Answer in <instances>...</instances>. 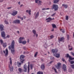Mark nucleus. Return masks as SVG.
<instances>
[{
  "label": "nucleus",
  "mask_w": 74,
  "mask_h": 74,
  "mask_svg": "<svg viewBox=\"0 0 74 74\" xmlns=\"http://www.w3.org/2000/svg\"><path fill=\"white\" fill-rule=\"evenodd\" d=\"M69 62L71 63V64H73L74 63V61H70V60H69Z\"/></svg>",
  "instance_id": "31"
},
{
  "label": "nucleus",
  "mask_w": 74,
  "mask_h": 74,
  "mask_svg": "<svg viewBox=\"0 0 74 74\" xmlns=\"http://www.w3.org/2000/svg\"><path fill=\"white\" fill-rule=\"evenodd\" d=\"M23 54H27V52L25 51H24L23 53Z\"/></svg>",
  "instance_id": "47"
},
{
  "label": "nucleus",
  "mask_w": 74,
  "mask_h": 74,
  "mask_svg": "<svg viewBox=\"0 0 74 74\" xmlns=\"http://www.w3.org/2000/svg\"><path fill=\"white\" fill-rule=\"evenodd\" d=\"M54 3L56 4L59 1V0H53Z\"/></svg>",
  "instance_id": "24"
},
{
  "label": "nucleus",
  "mask_w": 74,
  "mask_h": 74,
  "mask_svg": "<svg viewBox=\"0 0 74 74\" xmlns=\"http://www.w3.org/2000/svg\"><path fill=\"white\" fill-rule=\"evenodd\" d=\"M58 8H59L58 5L53 4L52 6V8H51V9L52 10L54 9V11H56L58 10Z\"/></svg>",
  "instance_id": "4"
},
{
  "label": "nucleus",
  "mask_w": 74,
  "mask_h": 74,
  "mask_svg": "<svg viewBox=\"0 0 74 74\" xmlns=\"http://www.w3.org/2000/svg\"><path fill=\"white\" fill-rule=\"evenodd\" d=\"M15 45V41L13 40L12 42L11 45L9 47V49H11L12 52H14V46Z\"/></svg>",
  "instance_id": "2"
},
{
  "label": "nucleus",
  "mask_w": 74,
  "mask_h": 74,
  "mask_svg": "<svg viewBox=\"0 0 74 74\" xmlns=\"http://www.w3.org/2000/svg\"><path fill=\"white\" fill-rule=\"evenodd\" d=\"M20 19H21V20H23V17H22V18H21H21H20Z\"/></svg>",
  "instance_id": "63"
},
{
  "label": "nucleus",
  "mask_w": 74,
  "mask_h": 74,
  "mask_svg": "<svg viewBox=\"0 0 74 74\" xmlns=\"http://www.w3.org/2000/svg\"><path fill=\"white\" fill-rule=\"evenodd\" d=\"M23 49H24V50H25L26 49V47H24L23 48Z\"/></svg>",
  "instance_id": "55"
},
{
  "label": "nucleus",
  "mask_w": 74,
  "mask_h": 74,
  "mask_svg": "<svg viewBox=\"0 0 74 74\" xmlns=\"http://www.w3.org/2000/svg\"><path fill=\"white\" fill-rule=\"evenodd\" d=\"M37 54H38V52H36L34 55V57H36L37 55Z\"/></svg>",
  "instance_id": "34"
},
{
  "label": "nucleus",
  "mask_w": 74,
  "mask_h": 74,
  "mask_svg": "<svg viewBox=\"0 0 74 74\" xmlns=\"http://www.w3.org/2000/svg\"><path fill=\"white\" fill-rule=\"evenodd\" d=\"M52 26L53 28H56V26L54 24H52Z\"/></svg>",
  "instance_id": "25"
},
{
  "label": "nucleus",
  "mask_w": 74,
  "mask_h": 74,
  "mask_svg": "<svg viewBox=\"0 0 74 74\" xmlns=\"http://www.w3.org/2000/svg\"><path fill=\"white\" fill-rule=\"evenodd\" d=\"M54 19H55L54 18H52L50 17H49L48 18H46V21H47V20H50V21H52V20Z\"/></svg>",
  "instance_id": "21"
},
{
  "label": "nucleus",
  "mask_w": 74,
  "mask_h": 74,
  "mask_svg": "<svg viewBox=\"0 0 74 74\" xmlns=\"http://www.w3.org/2000/svg\"><path fill=\"white\" fill-rule=\"evenodd\" d=\"M33 65L32 64H31L30 65V68L31 69H33Z\"/></svg>",
  "instance_id": "36"
},
{
  "label": "nucleus",
  "mask_w": 74,
  "mask_h": 74,
  "mask_svg": "<svg viewBox=\"0 0 74 74\" xmlns=\"http://www.w3.org/2000/svg\"><path fill=\"white\" fill-rule=\"evenodd\" d=\"M54 71H55V73H57V71H56V69L55 68H54Z\"/></svg>",
  "instance_id": "43"
},
{
  "label": "nucleus",
  "mask_w": 74,
  "mask_h": 74,
  "mask_svg": "<svg viewBox=\"0 0 74 74\" xmlns=\"http://www.w3.org/2000/svg\"><path fill=\"white\" fill-rule=\"evenodd\" d=\"M24 69L25 70H24V72H26L27 71V65L26 64L24 66Z\"/></svg>",
  "instance_id": "15"
},
{
  "label": "nucleus",
  "mask_w": 74,
  "mask_h": 74,
  "mask_svg": "<svg viewBox=\"0 0 74 74\" xmlns=\"http://www.w3.org/2000/svg\"><path fill=\"white\" fill-rule=\"evenodd\" d=\"M37 74H43L42 71H39L37 73Z\"/></svg>",
  "instance_id": "28"
},
{
  "label": "nucleus",
  "mask_w": 74,
  "mask_h": 74,
  "mask_svg": "<svg viewBox=\"0 0 74 74\" xmlns=\"http://www.w3.org/2000/svg\"><path fill=\"white\" fill-rule=\"evenodd\" d=\"M18 4H19V5H20L21 4V2H20V1L18 2Z\"/></svg>",
  "instance_id": "58"
},
{
  "label": "nucleus",
  "mask_w": 74,
  "mask_h": 74,
  "mask_svg": "<svg viewBox=\"0 0 74 74\" xmlns=\"http://www.w3.org/2000/svg\"><path fill=\"white\" fill-rule=\"evenodd\" d=\"M71 53L72 55L74 56V53L73 52H71Z\"/></svg>",
  "instance_id": "37"
},
{
  "label": "nucleus",
  "mask_w": 74,
  "mask_h": 74,
  "mask_svg": "<svg viewBox=\"0 0 74 74\" xmlns=\"http://www.w3.org/2000/svg\"><path fill=\"white\" fill-rule=\"evenodd\" d=\"M70 45H68V48L69 49V51H71L72 49H73V48L71 47V48L70 49Z\"/></svg>",
  "instance_id": "30"
},
{
  "label": "nucleus",
  "mask_w": 74,
  "mask_h": 74,
  "mask_svg": "<svg viewBox=\"0 0 74 74\" xmlns=\"http://www.w3.org/2000/svg\"><path fill=\"white\" fill-rule=\"evenodd\" d=\"M13 23H20V20H16L15 21H14L13 22Z\"/></svg>",
  "instance_id": "13"
},
{
  "label": "nucleus",
  "mask_w": 74,
  "mask_h": 74,
  "mask_svg": "<svg viewBox=\"0 0 74 74\" xmlns=\"http://www.w3.org/2000/svg\"><path fill=\"white\" fill-rule=\"evenodd\" d=\"M62 61H63V62H64L65 60H64V58H62Z\"/></svg>",
  "instance_id": "46"
},
{
  "label": "nucleus",
  "mask_w": 74,
  "mask_h": 74,
  "mask_svg": "<svg viewBox=\"0 0 74 74\" xmlns=\"http://www.w3.org/2000/svg\"><path fill=\"white\" fill-rule=\"evenodd\" d=\"M39 1V0H35V1L36 3H38V1Z\"/></svg>",
  "instance_id": "41"
},
{
  "label": "nucleus",
  "mask_w": 74,
  "mask_h": 74,
  "mask_svg": "<svg viewBox=\"0 0 74 74\" xmlns=\"http://www.w3.org/2000/svg\"><path fill=\"white\" fill-rule=\"evenodd\" d=\"M23 5H20V7H22V6H23Z\"/></svg>",
  "instance_id": "64"
},
{
  "label": "nucleus",
  "mask_w": 74,
  "mask_h": 74,
  "mask_svg": "<svg viewBox=\"0 0 74 74\" xmlns=\"http://www.w3.org/2000/svg\"><path fill=\"white\" fill-rule=\"evenodd\" d=\"M0 42L1 45H3V40H2V39H1L0 40Z\"/></svg>",
  "instance_id": "33"
},
{
  "label": "nucleus",
  "mask_w": 74,
  "mask_h": 74,
  "mask_svg": "<svg viewBox=\"0 0 74 74\" xmlns=\"http://www.w3.org/2000/svg\"><path fill=\"white\" fill-rule=\"evenodd\" d=\"M9 60H10V65L9 64V67L10 69V70L11 72H12L13 71V66H12L11 64H12V60H11V58H10Z\"/></svg>",
  "instance_id": "3"
},
{
  "label": "nucleus",
  "mask_w": 74,
  "mask_h": 74,
  "mask_svg": "<svg viewBox=\"0 0 74 74\" xmlns=\"http://www.w3.org/2000/svg\"><path fill=\"white\" fill-rule=\"evenodd\" d=\"M0 29L1 32L4 30V26L3 25H0Z\"/></svg>",
  "instance_id": "12"
},
{
  "label": "nucleus",
  "mask_w": 74,
  "mask_h": 74,
  "mask_svg": "<svg viewBox=\"0 0 74 74\" xmlns=\"http://www.w3.org/2000/svg\"><path fill=\"white\" fill-rule=\"evenodd\" d=\"M18 14V11L15 10H14L13 11L12 13L11 14L12 16H15Z\"/></svg>",
  "instance_id": "8"
},
{
  "label": "nucleus",
  "mask_w": 74,
  "mask_h": 74,
  "mask_svg": "<svg viewBox=\"0 0 74 74\" xmlns=\"http://www.w3.org/2000/svg\"><path fill=\"white\" fill-rule=\"evenodd\" d=\"M67 58H69V59H70V61L72 60H74V58H72L71 56L69 55V54H67L66 55Z\"/></svg>",
  "instance_id": "9"
},
{
  "label": "nucleus",
  "mask_w": 74,
  "mask_h": 74,
  "mask_svg": "<svg viewBox=\"0 0 74 74\" xmlns=\"http://www.w3.org/2000/svg\"><path fill=\"white\" fill-rule=\"evenodd\" d=\"M42 3V1H39L38 2V5H41V3Z\"/></svg>",
  "instance_id": "32"
},
{
  "label": "nucleus",
  "mask_w": 74,
  "mask_h": 74,
  "mask_svg": "<svg viewBox=\"0 0 74 74\" xmlns=\"http://www.w3.org/2000/svg\"><path fill=\"white\" fill-rule=\"evenodd\" d=\"M18 70L19 72H20V73H21V72H22V69H21V68H18Z\"/></svg>",
  "instance_id": "29"
},
{
  "label": "nucleus",
  "mask_w": 74,
  "mask_h": 74,
  "mask_svg": "<svg viewBox=\"0 0 74 74\" xmlns=\"http://www.w3.org/2000/svg\"><path fill=\"white\" fill-rule=\"evenodd\" d=\"M5 51H6V53L5 54V56L7 57V56H8V50L7 49H6L5 50Z\"/></svg>",
  "instance_id": "20"
},
{
  "label": "nucleus",
  "mask_w": 74,
  "mask_h": 74,
  "mask_svg": "<svg viewBox=\"0 0 74 74\" xmlns=\"http://www.w3.org/2000/svg\"><path fill=\"white\" fill-rule=\"evenodd\" d=\"M28 12L29 15H30L31 14V10H29L28 11Z\"/></svg>",
  "instance_id": "39"
},
{
  "label": "nucleus",
  "mask_w": 74,
  "mask_h": 74,
  "mask_svg": "<svg viewBox=\"0 0 74 74\" xmlns=\"http://www.w3.org/2000/svg\"><path fill=\"white\" fill-rule=\"evenodd\" d=\"M2 37L5 38V33L4 31H2L1 33Z\"/></svg>",
  "instance_id": "10"
},
{
  "label": "nucleus",
  "mask_w": 74,
  "mask_h": 74,
  "mask_svg": "<svg viewBox=\"0 0 74 74\" xmlns=\"http://www.w3.org/2000/svg\"><path fill=\"white\" fill-rule=\"evenodd\" d=\"M10 8H11V7H9L7 8V9H10Z\"/></svg>",
  "instance_id": "51"
},
{
  "label": "nucleus",
  "mask_w": 74,
  "mask_h": 74,
  "mask_svg": "<svg viewBox=\"0 0 74 74\" xmlns=\"http://www.w3.org/2000/svg\"><path fill=\"white\" fill-rule=\"evenodd\" d=\"M61 65V64L59 62L58 63L57 65H55V67L58 70H60L61 67L60 66Z\"/></svg>",
  "instance_id": "7"
},
{
  "label": "nucleus",
  "mask_w": 74,
  "mask_h": 74,
  "mask_svg": "<svg viewBox=\"0 0 74 74\" xmlns=\"http://www.w3.org/2000/svg\"><path fill=\"white\" fill-rule=\"evenodd\" d=\"M66 20H67L68 21V20L69 19V17L68 16H66Z\"/></svg>",
  "instance_id": "38"
},
{
  "label": "nucleus",
  "mask_w": 74,
  "mask_h": 74,
  "mask_svg": "<svg viewBox=\"0 0 74 74\" xmlns=\"http://www.w3.org/2000/svg\"><path fill=\"white\" fill-rule=\"evenodd\" d=\"M39 16V12H37V13L36 14V15L35 16V18H38Z\"/></svg>",
  "instance_id": "23"
},
{
  "label": "nucleus",
  "mask_w": 74,
  "mask_h": 74,
  "mask_svg": "<svg viewBox=\"0 0 74 74\" xmlns=\"http://www.w3.org/2000/svg\"><path fill=\"white\" fill-rule=\"evenodd\" d=\"M24 58H25V56L23 55H21L20 56V62H21V63H23V62L25 60V59H23Z\"/></svg>",
  "instance_id": "6"
},
{
  "label": "nucleus",
  "mask_w": 74,
  "mask_h": 74,
  "mask_svg": "<svg viewBox=\"0 0 74 74\" xmlns=\"http://www.w3.org/2000/svg\"><path fill=\"white\" fill-rule=\"evenodd\" d=\"M62 6L64 7L65 8H67V7H68V5H67L65 4H63L62 5Z\"/></svg>",
  "instance_id": "17"
},
{
  "label": "nucleus",
  "mask_w": 74,
  "mask_h": 74,
  "mask_svg": "<svg viewBox=\"0 0 74 74\" xmlns=\"http://www.w3.org/2000/svg\"><path fill=\"white\" fill-rule=\"evenodd\" d=\"M56 14L55 13L51 15V16H54Z\"/></svg>",
  "instance_id": "49"
},
{
  "label": "nucleus",
  "mask_w": 74,
  "mask_h": 74,
  "mask_svg": "<svg viewBox=\"0 0 74 74\" xmlns=\"http://www.w3.org/2000/svg\"><path fill=\"white\" fill-rule=\"evenodd\" d=\"M67 37V38H68V40H69V35H68Z\"/></svg>",
  "instance_id": "54"
},
{
  "label": "nucleus",
  "mask_w": 74,
  "mask_h": 74,
  "mask_svg": "<svg viewBox=\"0 0 74 74\" xmlns=\"http://www.w3.org/2000/svg\"><path fill=\"white\" fill-rule=\"evenodd\" d=\"M62 32L63 33H65V31H64V30H62Z\"/></svg>",
  "instance_id": "45"
},
{
  "label": "nucleus",
  "mask_w": 74,
  "mask_h": 74,
  "mask_svg": "<svg viewBox=\"0 0 74 74\" xmlns=\"http://www.w3.org/2000/svg\"><path fill=\"white\" fill-rule=\"evenodd\" d=\"M51 38H53V35H52L50 36Z\"/></svg>",
  "instance_id": "40"
},
{
  "label": "nucleus",
  "mask_w": 74,
  "mask_h": 74,
  "mask_svg": "<svg viewBox=\"0 0 74 74\" xmlns=\"http://www.w3.org/2000/svg\"><path fill=\"white\" fill-rule=\"evenodd\" d=\"M0 52H2V48L0 47Z\"/></svg>",
  "instance_id": "42"
},
{
  "label": "nucleus",
  "mask_w": 74,
  "mask_h": 74,
  "mask_svg": "<svg viewBox=\"0 0 74 74\" xmlns=\"http://www.w3.org/2000/svg\"><path fill=\"white\" fill-rule=\"evenodd\" d=\"M51 20H48L47 21V22H51Z\"/></svg>",
  "instance_id": "52"
},
{
  "label": "nucleus",
  "mask_w": 74,
  "mask_h": 74,
  "mask_svg": "<svg viewBox=\"0 0 74 74\" xmlns=\"http://www.w3.org/2000/svg\"><path fill=\"white\" fill-rule=\"evenodd\" d=\"M6 37L7 38H9L10 37V35H7V36H6Z\"/></svg>",
  "instance_id": "48"
},
{
  "label": "nucleus",
  "mask_w": 74,
  "mask_h": 74,
  "mask_svg": "<svg viewBox=\"0 0 74 74\" xmlns=\"http://www.w3.org/2000/svg\"><path fill=\"white\" fill-rule=\"evenodd\" d=\"M53 61H51L50 62V64H51V63H53Z\"/></svg>",
  "instance_id": "60"
},
{
  "label": "nucleus",
  "mask_w": 74,
  "mask_h": 74,
  "mask_svg": "<svg viewBox=\"0 0 74 74\" xmlns=\"http://www.w3.org/2000/svg\"><path fill=\"white\" fill-rule=\"evenodd\" d=\"M41 69L42 70H45V66L44 65H42L41 66Z\"/></svg>",
  "instance_id": "18"
},
{
  "label": "nucleus",
  "mask_w": 74,
  "mask_h": 74,
  "mask_svg": "<svg viewBox=\"0 0 74 74\" xmlns=\"http://www.w3.org/2000/svg\"><path fill=\"white\" fill-rule=\"evenodd\" d=\"M4 22L6 25H8V24L9 23L8 22V21L5 19V20Z\"/></svg>",
  "instance_id": "27"
},
{
  "label": "nucleus",
  "mask_w": 74,
  "mask_h": 74,
  "mask_svg": "<svg viewBox=\"0 0 74 74\" xmlns=\"http://www.w3.org/2000/svg\"><path fill=\"white\" fill-rule=\"evenodd\" d=\"M4 0H1L0 1V2L1 3L2 2H3V1Z\"/></svg>",
  "instance_id": "56"
},
{
  "label": "nucleus",
  "mask_w": 74,
  "mask_h": 74,
  "mask_svg": "<svg viewBox=\"0 0 74 74\" xmlns=\"http://www.w3.org/2000/svg\"><path fill=\"white\" fill-rule=\"evenodd\" d=\"M42 10H46V9L45 8L42 9Z\"/></svg>",
  "instance_id": "53"
},
{
  "label": "nucleus",
  "mask_w": 74,
  "mask_h": 74,
  "mask_svg": "<svg viewBox=\"0 0 74 74\" xmlns=\"http://www.w3.org/2000/svg\"><path fill=\"white\" fill-rule=\"evenodd\" d=\"M17 33H18V34H19V31H18L17 32Z\"/></svg>",
  "instance_id": "57"
},
{
  "label": "nucleus",
  "mask_w": 74,
  "mask_h": 74,
  "mask_svg": "<svg viewBox=\"0 0 74 74\" xmlns=\"http://www.w3.org/2000/svg\"><path fill=\"white\" fill-rule=\"evenodd\" d=\"M53 57H51L50 58V59L51 60H52V59H53Z\"/></svg>",
  "instance_id": "44"
},
{
  "label": "nucleus",
  "mask_w": 74,
  "mask_h": 74,
  "mask_svg": "<svg viewBox=\"0 0 74 74\" xmlns=\"http://www.w3.org/2000/svg\"><path fill=\"white\" fill-rule=\"evenodd\" d=\"M23 39H24V37H20L19 38V40H18L19 43H22L23 44H26V41H22V40H23Z\"/></svg>",
  "instance_id": "5"
},
{
  "label": "nucleus",
  "mask_w": 74,
  "mask_h": 74,
  "mask_svg": "<svg viewBox=\"0 0 74 74\" xmlns=\"http://www.w3.org/2000/svg\"><path fill=\"white\" fill-rule=\"evenodd\" d=\"M51 31L52 32H53V31H54V29L53 28L51 30Z\"/></svg>",
  "instance_id": "59"
},
{
  "label": "nucleus",
  "mask_w": 74,
  "mask_h": 74,
  "mask_svg": "<svg viewBox=\"0 0 74 74\" xmlns=\"http://www.w3.org/2000/svg\"><path fill=\"white\" fill-rule=\"evenodd\" d=\"M28 73H29V70H30V68H29V64H30V62H29L28 63Z\"/></svg>",
  "instance_id": "22"
},
{
  "label": "nucleus",
  "mask_w": 74,
  "mask_h": 74,
  "mask_svg": "<svg viewBox=\"0 0 74 74\" xmlns=\"http://www.w3.org/2000/svg\"><path fill=\"white\" fill-rule=\"evenodd\" d=\"M62 69L64 71H66V66L65 64H63Z\"/></svg>",
  "instance_id": "16"
},
{
  "label": "nucleus",
  "mask_w": 74,
  "mask_h": 74,
  "mask_svg": "<svg viewBox=\"0 0 74 74\" xmlns=\"http://www.w3.org/2000/svg\"><path fill=\"white\" fill-rule=\"evenodd\" d=\"M2 45L4 48H5V47H7V44L6 43H3Z\"/></svg>",
  "instance_id": "26"
},
{
  "label": "nucleus",
  "mask_w": 74,
  "mask_h": 74,
  "mask_svg": "<svg viewBox=\"0 0 74 74\" xmlns=\"http://www.w3.org/2000/svg\"><path fill=\"white\" fill-rule=\"evenodd\" d=\"M33 33L34 34V37H35V36L36 35V37H38V34L36 33V30L34 29L33 30Z\"/></svg>",
  "instance_id": "11"
},
{
  "label": "nucleus",
  "mask_w": 74,
  "mask_h": 74,
  "mask_svg": "<svg viewBox=\"0 0 74 74\" xmlns=\"http://www.w3.org/2000/svg\"><path fill=\"white\" fill-rule=\"evenodd\" d=\"M27 42H28V43L29 42V39H28V40H27Z\"/></svg>",
  "instance_id": "61"
},
{
  "label": "nucleus",
  "mask_w": 74,
  "mask_h": 74,
  "mask_svg": "<svg viewBox=\"0 0 74 74\" xmlns=\"http://www.w3.org/2000/svg\"><path fill=\"white\" fill-rule=\"evenodd\" d=\"M49 10V8H48L46 9V10Z\"/></svg>",
  "instance_id": "62"
},
{
  "label": "nucleus",
  "mask_w": 74,
  "mask_h": 74,
  "mask_svg": "<svg viewBox=\"0 0 74 74\" xmlns=\"http://www.w3.org/2000/svg\"><path fill=\"white\" fill-rule=\"evenodd\" d=\"M17 17H18V18H20V19H21V16H17Z\"/></svg>",
  "instance_id": "50"
},
{
  "label": "nucleus",
  "mask_w": 74,
  "mask_h": 74,
  "mask_svg": "<svg viewBox=\"0 0 74 74\" xmlns=\"http://www.w3.org/2000/svg\"><path fill=\"white\" fill-rule=\"evenodd\" d=\"M58 51V49H53L52 50L51 52L52 53H53L54 54V56H56V58H59L60 56V54L57 53V52Z\"/></svg>",
  "instance_id": "1"
},
{
  "label": "nucleus",
  "mask_w": 74,
  "mask_h": 74,
  "mask_svg": "<svg viewBox=\"0 0 74 74\" xmlns=\"http://www.w3.org/2000/svg\"><path fill=\"white\" fill-rule=\"evenodd\" d=\"M71 66L72 69H74V64H73L71 65Z\"/></svg>",
  "instance_id": "35"
},
{
  "label": "nucleus",
  "mask_w": 74,
  "mask_h": 74,
  "mask_svg": "<svg viewBox=\"0 0 74 74\" xmlns=\"http://www.w3.org/2000/svg\"><path fill=\"white\" fill-rule=\"evenodd\" d=\"M64 37H62V38H59L58 39V41L59 42V41H63V42H64Z\"/></svg>",
  "instance_id": "14"
},
{
  "label": "nucleus",
  "mask_w": 74,
  "mask_h": 74,
  "mask_svg": "<svg viewBox=\"0 0 74 74\" xmlns=\"http://www.w3.org/2000/svg\"><path fill=\"white\" fill-rule=\"evenodd\" d=\"M21 64H22V63L21 62H17V66L18 67H21Z\"/></svg>",
  "instance_id": "19"
}]
</instances>
